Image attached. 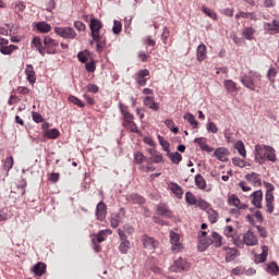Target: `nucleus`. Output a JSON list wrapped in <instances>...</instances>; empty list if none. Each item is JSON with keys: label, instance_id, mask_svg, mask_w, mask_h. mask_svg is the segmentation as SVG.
<instances>
[{"label": "nucleus", "instance_id": "774afa93", "mask_svg": "<svg viewBox=\"0 0 279 279\" xmlns=\"http://www.w3.org/2000/svg\"><path fill=\"white\" fill-rule=\"evenodd\" d=\"M162 154L157 153L155 156H153V161L158 165V162H162Z\"/></svg>", "mask_w": 279, "mask_h": 279}, {"label": "nucleus", "instance_id": "1a4fd4ad", "mask_svg": "<svg viewBox=\"0 0 279 279\" xmlns=\"http://www.w3.org/2000/svg\"><path fill=\"white\" fill-rule=\"evenodd\" d=\"M142 243L146 250H156L158 247V241L146 234L142 236Z\"/></svg>", "mask_w": 279, "mask_h": 279}, {"label": "nucleus", "instance_id": "20e7f679", "mask_svg": "<svg viewBox=\"0 0 279 279\" xmlns=\"http://www.w3.org/2000/svg\"><path fill=\"white\" fill-rule=\"evenodd\" d=\"M169 269L173 274H180V272L186 271V269H189V263L186 262V259L179 257L178 259H175L173 262V264L170 266Z\"/></svg>", "mask_w": 279, "mask_h": 279}, {"label": "nucleus", "instance_id": "69168bd1", "mask_svg": "<svg viewBox=\"0 0 279 279\" xmlns=\"http://www.w3.org/2000/svg\"><path fill=\"white\" fill-rule=\"evenodd\" d=\"M33 121H35V123H43V116L38 112H33Z\"/></svg>", "mask_w": 279, "mask_h": 279}, {"label": "nucleus", "instance_id": "09e8293b", "mask_svg": "<svg viewBox=\"0 0 279 279\" xmlns=\"http://www.w3.org/2000/svg\"><path fill=\"white\" fill-rule=\"evenodd\" d=\"M144 160H145V156L143 155V153L137 151V153L134 154L135 165H141V163H143Z\"/></svg>", "mask_w": 279, "mask_h": 279}, {"label": "nucleus", "instance_id": "a211bd4d", "mask_svg": "<svg viewBox=\"0 0 279 279\" xmlns=\"http://www.w3.org/2000/svg\"><path fill=\"white\" fill-rule=\"evenodd\" d=\"M32 271L35 274V276L40 277L45 274V271H47V265L43 262H39L33 266Z\"/></svg>", "mask_w": 279, "mask_h": 279}, {"label": "nucleus", "instance_id": "b1692460", "mask_svg": "<svg viewBox=\"0 0 279 279\" xmlns=\"http://www.w3.org/2000/svg\"><path fill=\"white\" fill-rule=\"evenodd\" d=\"M196 58H197V61H198V62H204V60H206V58H207L206 45L201 44V45L197 47V50H196Z\"/></svg>", "mask_w": 279, "mask_h": 279}, {"label": "nucleus", "instance_id": "e2e57ef3", "mask_svg": "<svg viewBox=\"0 0 279 279\" xmlns=\"http://www.w3.org/2000/svg\"><path fill=\"white\" fill-rule=\"evenodd\" d=\"M106 236H108L106 231H99V233L96 235L97 242L104 243V241H106Z\"/></svg>", "mask_w": 279, "mask_h": 279}, {"label": "nucleus", "instance_id": "cd10ccee", "mask_svg": "<svg viewBox=\"0 0 279 279\" xmlns=\"http://www.w3.org/2000/svg\"><path fill=\"white\" fill-rule=\"evenodd\" d=\"M101 27H104V24L101 21L90 17V24H89V29L90 32H100Z\"/></svg>", "mask_w": 279, "mask_h": 279}, {"label": "nucleus", "instance_id": "7c9ffc66", "mask_svg": "<svg viewBox=\"0 0 279 279\" xmlns=\"http://www.w3.org/2000/svg\"><path fill=\"white\" fill-rule=\"evenodd\" d=\"M167 156H168V158H170V160H171V162H173V165H180V162H182V155L178 151H175V153L168 151Z\"/></svg>", "mask_w": 279, "mask_h": 279}, {"label": "nucleus", "instance_id": "f8f14e48", "mask_svg": "<svg viewBox=\"0 0 279 279\" xmlns=\"http://www.w3.org/2000/svg\"><path fill=\"white\" fill-rule=\"evenodd\" d=\"M228 202L230 206H235V208H238L239 210H245V208H247V205H241V199H239V196H236V194L229 196Z\"/></svg>", "mask_w": 279, "mask_h": 279}, {"label": "nucleus", "instance_id": "bb28decb", "mask_svg": "<svg viewBox=\"0 0 279 279\" xmlns=\"http://www.w3.org/2000/svg\"><path fill=\"white\" fill-rule=\"evenodd\" d=\"M225 84V88L227 90V93H229L230 95H232V93H236L239 90V88H236V83H234V81L232 80H226L223 82Z\"/></svg>", "mask_w": 279, "mask_h": 279}, {"label": "nucleus", "instance_id": "13d9d810", "mask_svg": "<svg viewBox=\"0 0 279 279\" xmlns=\"http://www.w3.org/2000/svg\"><path fill=\"white\" fill-rule=\"evenodd\" d=\"M233 232H234V228L232 226H227L223 231L225 236H228V239L230 238L232 239V236H234Z\"/></svg>", "mask_w": 279, "mask_h": 279}, {"label": "nucleus", "instance_id": "6ab92c4d", "mask_svg": "<svg viewBox=\"0 0 279 279\" xmlns=\"http://www.w3.org/2000/svg\"><path fill=\"white\" fill-rule=\"evenodd\" d=\"M214 156H216V158H218L220 160V162H227L228 161V157H227L228 149L223 148V147L217 148L214 151Z\"/></svg>", "mask_w": 279, "mask_h": 279}, {"label": "nucleus", "instance_id": "9d476101", "mask_svg": "<svg viewBox=\"0 0 279 279\" xmlns=\"http://www.w3.org/2000/svg\"><path fill=\"white\" fill-rule=\"evenodd\" d=\"M265 32H268V34H279V21L274 20L272 22H268L264 24Z\"/></svg>", "mask_w": 279, "mask_h": 279}, {"label": "nucleus", "instance_id": "4c0bfd02", "mask_svg": "<svg viewBox=\"0 0 279 279\" xmlns=\"http://www.w3.org/2000/svg\"><path fill=\"white\" fill-rule=\"evenodd\" d=\"M207 215H208V219H209L210 223H217V221L219 219V214L216 210L208 209Z\"/></svg>", "mask_w": 279, "mask_h": 279}, {"label": "nucleus", "instance_id": "864d4df0", "mask_svg": "<svg viewBox=\"0 0 279 279\" xmlns=\"http://www.w3.org/2000/svg\"><path fill=\"white\" fill-rule=\"evenodd\" d=\"M121 29H122L121 22L114 20L113 21V27H112L113 34H121Z\"/></svg>", "mask_w": 279, "mask_h": 279}, {"label": "nucleus", "instance_id": "49530a36", "mask_svg": "<svg viewBox=\"0 0 279 279\" xmlns=\"http://www.w3.org/2000/svg\"><path fill=\"white\" fill-rule=\"evenodd\" d=\"M158 141H159V145H161L163 151H167V154H169V142L166 141V138L160 135L158 136Z\"/></svg>", "mask_w": 279, "mask_h": 279}, {"label": "nucleus", "instance_id": "a18cd8bd", "mask_svg": "<svg viewBox=\"0 0 279 279\" xmlns=\"http://www.w3.org/2000/svg\"><path fill=\"white\" fill-rule=\"evenodd\" d=\"M69 101H70V104H73L74 106H77L78 108H84V106H85L84 102L75 96H70Z\"/></svg>", "mask_w": 279, "mask_h": 279}, {"label": "nucleus", "instance_id": "2eb2a0df", "mask_svg": "<svg viewBox=\"0 0 279 279\" xmlns=\"http://www.w3.org/2000/svg\"><path fill=\"white\" fill-rule=\"evenodd\" d=\"M144 106H146V108H149V110H154V112H158V110H160L158 102H156L154 100V97L150 96H146L144 98Z\"/></svg>", "mask_w": 279, "mask_h": 279}, {"label": "nucleus", "instance_id": "4468645a", "mask_svg": "<svg viewBox=\"0 0 279 279\" xmlns=\"http://www.w3.org/2000/svg\"><path fill=\"white\" fill-rule=\"evenodd\" d=\"M253 201L252 204L255 208H263V191H255L252 194Z\"/></svg>", "mask_w": 279, "mask_h": 279}, {"label": "nucleus", "instance_id": "473e14b6", "mask_svg": "<svg viewBox=\"0 0 279 279\" xmlns=\"http://www.w3.org/2000/svg\"><path fill=\"white\" fill-rule=\"evenodd\" d=\"M266 271L270 274L271 276H278L279 275V267L276 262H271L267 265Z\"/></svg>", "mask_w": 279, "mask_h": 279}, {"label": "nucleus", "instance_id": "9b49d317", "mask_svg": "<svg viewBox=\"0 0 279 279\" xmlns=\"http://www.w3.org/2000/svg\"><path fill=\"white\" fill-rule=\"evenodd\" d=\"M107 206L104 202H100L96 206V217L98 221H104L106 219Z\"/></svg>", "mask_w": 279, "mask_h": 279}, {"label": "nucleus", "instance_id": "f257e3e1", "mask_svg": "<svg viewBox=\"0 0 279 279\" xmlns=\"http://www.w3.org/2000/svg\"><path fill=\"white\" fill-rule=\"evenodd\" d=\"M255 160L259 165H264L265 160L276 162V149L271 146H255Z\"/></svg>", "mask_w": 279, "mask_h": 279}, {"label": "nucleus", "instance_id": "8fccbe9b", "mask_svg": "<svg viewBox=\"0 0 279 279\" xmlns=\"http://www.w3.org/2000/svg\"><path fill=\"white\" fill-rule=\"evenodd\" d=\"M203 12L204 14H206L207 16H209V19H213L214 21H217V13H215L213 10L204 7L203 8Z\"/></svg>", "mask_w": 279, "mask_h": 279}, {"label": "nucleus", "instance_id": "603ef678", "mask_svg": "<svg viewBox=\"0 0 279 279\" xmlns=\"http://www.w3.org/2000/svg\"><path fill=\"white\" fill-rule=\"evenodd\" d=\"M10 219V214L8 213V208L0 209V221H8Z\"/></svg>", "mask_w": 279, "mask_h": 279}, {"label": "nucleus", "instance_id": "423d86ee", "mask_svg": "<svg viewBox=\"0 0 279 279\" xmlns=\"http://www.w3.org/2000/svg\"><path fill=\"white\" fill-rule=\"evenodd\" d=\"M54 32L58 36H61V38H68L70 40H73L77 34L75 33V29L72 27H56Z\"/></svg>", "mask_w": 279, "mask_h": 279}, {"label": "nucleus", "instance_id": "4d7b16f0", "mask_svg": "<svg viewBox=\"0 0 279 279\" xmlns=\"http://www.w3.org/2000/svg\"><path fill=\"white\" fill-rule=\"evenodd\" d=\"M232 163L235 166V167H245V160L239 158V157H234L232 158Z\"/></svg>", "mask_w": 279, "mask_h": 279}, {"label": "nucleus", "instance_id": "412c9836", "mask_svg": "<svg viewBox=\"0 0 279 279\" xmlns=\"http://www.w3.org/2000/svg\"><path fill=\"white\" fill-rule=\"evenodd\" d=\"M268 254L269 247L267 245L262 246V253L255 255V263H265Z\"/></svg>", "mask_w": 279, "mask_h": 279}, {"label": "nucleus", "instance_id": "2f4dec72", "mask_svg": "<svg viewBox=\"0 0 279 279\" xmlns=\"http://www.w3.org/2000/svg\"><path fill=\"white\" fill-rule=\"evenodd\" d=\"M211 239V244L215 245V247H221V245H223V238L219 235V233L213 232Z\"/></svg>", "mask_w": 279, "mask_h": 279}, {"label": "nucleus", "instance_id": "6e6d98bb", "mask_svg": "<svg viewBox=\"0 0 279 279\" xmlns=\"http://www.w3.org/2000/svg\"><path fill=\"white\" fill-rule=\"evenodd\" d=\"M207 131L211 132V134H217L219 132V129L217 128V124H215V122H209L207 124Z\"/></svg>", "mask_w": 279, "mask_h": 279}, {"label": "nucleus", "instance_id": "aec40b11", "mask_svg": "<svg viewBox=\"0 0 279 279\" xmlns=\"http://www.w3.org/2000/svg\"><path fill=\"white\" fill-rule=\"evenodd\" d=\"M245 180H247L248 182H253L254 186H260V184H263V182L260 181V174L256 172L247 173L245 175Z\"/></svg>", "mask_w": 279, "mask_h": 279}, {"label": "nucleus", "instance_id": "79ce46f5", "mask_svg": "<svg viewBox=\"0 0 279 279\" xmlns=\"http://www.w3.org/2000/svg\"><path fill=\"white\" fill-rule=\"evenodd\" d=\"M45 136L47 138H58V136H60V131H58L57 129L47 130L45 132Z\"/></svg>", "mask_w": 279, "mask_h": 279}, {"label": "nucleus", "instance_id": "0e129e2a", "mask_svg": "<svg viewBox=\"0 0 279 279\" xmlns=\"http://www.w3.org/2000/svg\"><path fill=\"white\" fill-rule=\"evenodd\" d=\"M256 229L262 239H267V229H265V227L257 226Z\"/></svg>", "mask_w": 279, "mask_h": 279}, {"label": "nucleus", "instance_id": "72a5a7b5", "mask_svg": "<svg viewBox=\"0 0 279 279\" xmlns=\"http://www.w3.org/2000/svg\"><path fill=\"white\" fill-rule=\"evenodd\" d=\"M254 34H256V31L252 27H246L242 32V36L246 40H253L254 39Z\"/></svg>", "mask_w": 279, "mask_h": 279}, {"label": "nucleus", "instance_id": "f03ea898", "mask_svg": "<svg viewBox=\"0 0 279 279\" xmlns=\"http://www.w3.org/2000/svg\"><path fill=\"white\" fill-rule=\"evenodd\" d=\"M119 108L124 119V128H126V130H130V132H133L134 134H138V128H136V123H134V116L130 113V111H128V107H125L121 102L119 104Z\"/></svg>", "mask_w": 279, "mask_h": 279}, {"label": "nucleus", "instance_id": "a19ab883", "mask_svg": "<svg viewBox=\"0 0 279 279\" xmlns=\"http://www.w3.org/2000/svg\"><path fill=\"white\" fill-rule=\"evenodd\" d=\"M236 252H239V250L229 248V251L227 252V255H226L227 263H231V260H234V258H236Z\"/></svg>", "mask_w": 279, "mask_h": 279}, {"label": "nucleus", "instance_id": "c85d7f7f", "mask_svg": "<svg viewBox=\"0 0 279 279\" xmlns=\"http://www.w3.org/2000/svg\"><path fill=\"white\" fill-rule=\"evenodd\" d=\"M36 27L40 34H49L51 32V25L47 22H38Z\"/></svg>", "mask_w": 279, "mask_h": 279}, {"label": "nucleus", "instance_id": "58836bf2", "mask_svg": "<svg viewBox=\"0 0 279 279\" xmlns=\"http://www.w3.org/2000/svg\"><path fill=\"white\" fill-rule=\"evenodd\" d=\"M183 119L187 121V123H190L191 125H194V128H197V125H199V122H197L195 116H193L192 113H185Z\"/></svg>", "mask_w": 279, "mask_h": 279}, {"label": "nucleus", "instance_id": "c9c22d12", "mask_svg": "<svg viewBox=\"0 0 279 279\" xmlns=\"http://www.w3.org/2000/svg\"><path fill=\"white\" fill-rule=\"evenodd\" d=\"M19 49V46L10 45V46H1L0 52L3 53V56H10L12 51H16Z\"/></svg>", "mask_w": 279, "mask_h": 279}, {"label": "nucleus", "instance_id": "338daca9", "mask_svg": "<svg viewBox=\"0 0 279 279\" xmlns=\"http://www.w3.org/2000/svg\"><path fill=\"white\" fill-rule=\"evenodd\" d=\"M87 93H99V87L97 85L88 84L87 85Z\"/></svg>", "mask_w": 279, "mask_h": 279}, {"label": "nucleus", "instance_id": "de8ad7c7", "mask_svg": "<svg viewBox=\"0 0 279 279\" xmlns=\"http://www.w3.org/2000/svg\"><path fill=\"white\" fill-rule=\"evenodd\" d=\"M14 167V158L13 157H8L4 161L3 168L5 171H10Z\"/></svg>", "mask_w": 279, "mask_h": 279}, {"label": "nucleus", "instance_id": "5701e85b", "mask_svg": "<svg viewBox=\"0 0 279 279\" xmlns=\"http://www.w3.org/2000/svg\"><path fill=\"white\" fill-rule=\"evenodd\" d=\"M157 213L158 215H160L161 217H166L167 219H171L173 217V214L171 213V210H169L167 205H158Z\"/></svg>", "mask_w": 279, "mask_h": 279}, {"label": "nucleus", "instance_id": "f3484780", "mask_svg": "<svg viewBox=\"0 0 279 279\" xmlns=\"http://www.w3.org/2000/svg\"><path fill=\"white\" fill-rule=\"evenodd\" d=\"M25 75L27 76L29 84H36V72L34 71V65H26Z\"/></svg>", "mask_w": 279, "mask_h": 279}, {"label": "nucleus", "instance_id": "ddd939ff", "mask_svg": "<svg viewBox=\"0 0 279 279\" xmlns=\"http://www.w3.org/2000/svg\"><path fill=\"white\" fill-rule=\"evenodd\" d=\"M148 75H149V70H147V69L140 70L137 72L136 82H137L138 86H147V78H145V77H148Z\"/></svg>", "mask_w": 279, "mask_h": 279}, {"label": "nucleus", "instance_id": "3c124183", "mask_svg": "<svg viewBox=\"0 0 279 279\" xmlns=\"http://www.w3.org/2000/svg\"><path fill=\"white\" fill-rule=\"evenodd\" d=\"M92 38L95 43L106 39V38H104V36H101L100 31H92Z\"/></svg>", "mask_w": 279, "mask_h": 279}, {"label": "nucleus", "instance_id": "dca6fc26", "mask_svg": "<svg viewBox=\"0 0 279 279\" xmlns=\"http://www.w3.org/2000/svg\"><path fill=\"white\" fill-rule=\"evenodd\" d=\"M44 45L48 49L47 53H56V47H58V43H56V40H53L51 37H45Z\"/></svg>", "mask_w": 279, "mask_h": 279}, {"label": "nucleus", "instance_id": "e433bc0d", "mask_svg": "<svg viewBox=\"0 0 279 279\" xmlns=\"http://www.w3.org/2000/svg\"><path fill=\"white\" fill-rule=\"evenodd\" d=\"M128 202H132L133 204H143L145 202V198H143L138 194H131L126 196Z\"/></svg>", "mask_w": 279, "mask_h": 279}, {"label": "nucleus", "instance_id": "f704fd0d", "mask_svg": "<svg viewBox=\"0 0 279 279\" xmlns=\"http://www.w3.org/2000/svg\"><path fill=\"white\" fill-rule=\"evenodd\" d=\"M195 184L197 189H201V191H204L206 189V179L202 177V174L195 175Z\"/></svg>", "mask_w": 279, "mask_h": 279}, {"label": "nucleus", "instance_id": "5fc2aeb1", "mask_svg": "<svg viewBox=\"0 0 279 279\" xmlns=\"http://www.w3.org/2000/svg\"><path fill=\"white\" fill-rule=\"evenodd\" d=\"M276 75H278V70H276V68H269L267 72L268 80H270V82H274V77H276Z\"/></svg>", "mask_w": 279, "mask_h": 279}, {"label": "nucleus", "instance_id": "6e6552de", "mask_svg": "<svg viewBox=\"0 0 279 279\" xmlns=\"http://www.w3.org/2000/svg\"><path fill=\"white\" fill-rule=\"evenodd\" d=\"M243 241L244 245H247L248 247H254V245H258V236H256L251 230L244 233Z\"/></svg>", "mask_w": 279, "mask_h": 279}, {"label": "nucleus", "instance_id": "c756f323", "mask_svg": "<svg viewBox=\"0 0 279 279\" xmlns=\"http://www.w3.org/2000/svg\"><path fill=\"white\" fill-rule=\"evenodd\" d=\"M170 190L172 191L173 194H175V197H178V199H182V195H184L182 186H180L178 183H171Z\"/></svg>", "mask_w": 279, "mask_h": 279}, {"label": "nucleus", "instance_id": "680f3d73", "mask_svg": "<svg viewBox=\"0 0 279 279\" xmlns=\"http://www.w3.org/2000/svg\"><path fill=\"white\" fill-rule=\"evenodd\" d=\"M96 49L98 53H101L104 51V47H106V39H100L98 41H96Z\"/></svg>", "mask_w": 279, "mask_h": 279}, {"label": "nucleus", "instance_id": "a878e982", "mask_svg": "<svg viewBox=\"0 0 279 279\" xmlns=\"http://www.w3.org/2000/svg\"><path fill=\"white\" fill-rule=\"evenodd\" d=\"M194 143H197V145H199L201 149L203 151H207L208 154H210V151H213V149H214L213 147H210L206 144V138H204V137H196L194 140Z\"/></svg>", "mask_w": 279, "mask_h": 279}, {"label": "nucleus", "instance_id": "7ed1b4c3", "mask_svg": "<svg viewBox=\"0 0 279 279\" xmlns=\"http://www.w3.org/2000/svg\"><path fill=\"white\" fill-rule=\"evenodd\" d=\"M260 80V73L250 71L248 75L241 76L240 82L245 88H248V90H256V84H258Z\"/></svg>", "mask_w": 279, "mask_h": 279}, {"label": "nucleus", "instance_id": "0eeeda50", "mask_svg": "<svg viewBox=\"0 0 279 279\" xmlns=\"http://www.w3.org/2000/svg\"><path fill=\"white\" fill-rule=\"evenodd\" d=\"M170 243L172 245V252H180L182 250V243L180 242V234L174 231H170Z\"/></svg>", "mask_w": 279, "mask_h": 279}, {"label": "nucleus", "instance_id": "052dcab7", "mask_svg": "<svg viewBox=\"0 0 279 279\" xmlns=\"http://www.w3.org/2000/svg\"><path fill=\"white\" fill-rule=\"evenodd\" d=\"M77 58H78L80 62H82L83 64H86V62H88V54H86V52H84V51H80L77 53Z\"/></svg>", "mask_w": 279, "mask_h": 279}, {"label": "nucleus", "instance_id": "37998d69", "mask_svg": "<svg viewBox=\"0 0 279 279\" xmlns=\"http://www.w3.org/2000/svg\"><path fill=\"white\" fill-rule=\"evenodd\" d=\"M185 202H187L191 206H195V204H197V198H195V195L193 193L186 192Z\"/></svg>", "mask_w": 279, "mask_h": 279}, {"label": "nucleus", "instance_id": "39448f33", "mask_svg": "<svg viewBox=\"0 0 279 279\" xmlns=\"http://www.w3.org/2000/svg\"><path fill=\"white\" fill-rule=\"evenodd\" d=\"M118 235L121 241L119 245V251L121 252V254H128V252L130 251V240H128V235L121 229H118Z\"/></svg>", "mask_w": 279, "mask_h": 279}, {"label": "nucleus", "instance_id": "4be33fe9", "mask_svg": "<svg viewBox=\"0 0 279 279\" xmlns=\"http://www.w3.org/2000/svg\"><path fill=\"white\" fill-rule=\"evenodd\" d=\"M123 217H124L123 211H120L118 214H112L111 220H110L111 228H119V223H121V221H123Z\"/></svg>", "mask_w": 279, "mask_h": 279}, {"label": "nucleus", "instance_id": "c03bdc74", "mask_svg": "<svg viewBox=\"0 0 279 279\" xmlns=\"http://www.w3.org/2000/svg\"><path fill=\"white\" fill-rule=\"evenodd\" d=\"M209 245H213V240H207L206 238L199 239V250H206Z\"/></svg>", "mask_w": 279, "mask_h": 279}, {"label": "nucleus", "instance_id": "ea45409f", "mask_svg": "<svg viewBox=\"0 0 279 279\" xmlns=\"http://www.w3.org/2000/svg\"><path fill=\"white\" fill-rule=\"evenodd\" d=\"M235 149H238L240 156H242V158H245L246 156V151H245V144H243L242 141H238L235 143Z\"/></svg>", "mask_w": 279, "mask_h": 279}, {"label": "nucleus", "instance_id": "bf43d9fd", "mask_svg": "<svg viewBox=\"0 0 279 279\" xmlns=\"http://www.w3.org/2000/svg\"><path fill=\"white\" fill-rule=\"evenodd\" d=\"M74 27L78 32H85L86 31V24H84L82 21H75L74 22Z\"/></svg>", "mask_w": 279, "mask_h": 279}, {"label": "nucleus", "instance_id": "393cba45", "mask_svg": "<svg viewBox=\"0 0 279 279\" xmlns=\"http://www.w3.org/2000/svg\"><path fill=\"white\" fill-rule=\"evenodd\" d=\"M32 45H34L40 56L45 57L46 52L45 48L43 47V39H40V37H34L32 40Z\"/></svg>", "mask_w": 279, "mask_h": 279}]
</instances>
